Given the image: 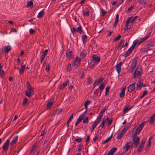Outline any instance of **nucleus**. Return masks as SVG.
<instances>
[{"label": "nucleus", "mask_w": 155, "mask_h": 155, "mask_svg": "<svg viewBox=\"0 0 155 155\" xmlns=\"http://www.w3.org/2000/svg\"><path fill=\"white\" fill-rule=\"evenodd\" d=\"M146 122H147L146 121L142 122L138 127V129H140V130H141L143 129V126L146 123Z\"/></svg>", "instance_id": "b1692460"}, {"label": "nucleus", "mask_w": 155, "mask_h": 155, "mask_svg": "<svg viewBox=\"0 0 155 155\" xmlns=\"http://www.w3.org/2000/svg\"><path fill=\"white\" fill-rule=\"evenodd\" d=\"M85 71L86 72L87 71V70H85L84 69L83 71L82 72V74H81V77L80 78H83L84 77V74H85V71Z\"/></svg>", "instance_id": "0e129e2a"}, {"label": "nucleus", "mask_w": 155, "mask_h": 155, "mask_svg": "<svg viewBox=\"0 0 155 155\" xmlns=\"http://www.w3.org/2000/svg\"><path fill=\"white\" fill-rule=\"evenodd\" d=\"M85 114H82L79 117V118L77 119V121L79 123L81 122L82 120L85 117Z\"/></svg>", "instance_id": "412c9836"}, {"label": "nucleus", "mask_w": 155, "mask_h": 155, "mask_svg": "<svg viewBox=\"0 0 155 155\" xmlns=\"http://www.w3.org/2000/svg\"><path fill=\"white\" fill-rule=\"evenodd\" d=\"M141 131V130H140V129H138L137 128L136 129L135 133L133 135H134V136H137V135L138 134L140 133Z\"/></svg>", "instance_id": "37998d69"}, {"label": "nucleus", "mask_w": 155, "mask_h": 155, "mask_svg": "<svg viewBox=\"0 0 155 155\" xmlns=\"http://www.w3.org/2000/svg\"><path fill=\"white\" fill-rule=\"evenodd\" d=\"M5 72L4 70H2L0 72V74L1 75V77L2 79H4V75Z\"/></svg>", "instance_id": "49530a36"}, {"label": "nucleus", "mask_w": 155, "mask_h": 155, "mask_svg": "<svg viewBox=\"0 0 155 155\" xmlns=\"http://www.w3.org/2000/svg\"><path fill=\"white\" fill-rule=\"evenodd\" d=\"M106 108L107 107L105 106L104 109L101 110L100 113L103 114L105 112V111L106 110Z\"/></svg>", "instance_id": "338daca9"}, {"label": "nucleus", "mask_w": 155, "mask_h": 155, "mask_svg": "<svg viewBox=\"0 0 155 155\" xmlns=\"http://www.w3.org/2000/svg\"><path fill=\"white\" fill-rule=\"evenodd\" d=\"M37 148V147H35L34 149H33V147H32V148L31 150V153L32 154H33L35 153V152L36 151V150Z\"/></svg>", "instance_id": "864d4df0"}, {"label": "nucleus", "mask_w": 155, "mask_h": 155, "mask_svg": "<svg viewBox=\"0 0 155 155\" xmlns=\"http://www.w3.org/2000/svg\"><path fill=\"white\" fill-rule=\"evenodd\" d=\"M151 142L150 141H148V143L147 145L145 148V150L146 151H147L149 149L150 147L151 146L150 144H151Z\"/></svg>", "instance_id": "473e14b6"}, {"label": "nucleus", "mask_w": 155, "mask_h": 155, "mask_svg": "<svg viewBox=\"0 0 155 155\" xmlns=\"http://www.w3.org/2000/svg\"><path fill=\"white\" fill-rule=\"evenodd\" d=\"M103 78H99L97 80H96L95 81V83H97V85L98 84L100 83L103 80Z\"/></svg>", "instance_id": "7c9ffc66"}, {"label": "nucleus", "mask_w": 155, "mask_h": 155, "mask_svg": "<svg viewBox=\"0 0 155 155\" xmlns=\"http://www.w3.org/2000/svg\"><path fill=\"white\" fill-rule=\"evenodd\" d=\"M88 121V117H86L85 118V119L83 120V123L84 124L87 123Z\"/></svg>", "instance_id": "de8ad7c7"}, {"label": "nucleus", "mask_w": 155, "mask_h": 155, "mask_svg": "<svg viewBox=\"0 0 155 155\" xmlns=\"http://www.w3.org/2000/svg\"><path fill=\"white\" fill-rule=\"evenodd\" d=\"M71 70V63L69 64L67 68V71H70Z\"/></svg>", "instance_id": "58836bf2"}, {"label": "nucleus", "mask_w": 155, "mask_h": 155, "mask_svg": "<svg viewBox=\"0 0 155 155\" xmlns=\"http://www.w3.org/2000/svg\"><path fill=\"white\" fill-rule=\"evenodd\" d=\"M142 79H140L137 83V86L136 87L137 89H138L139 88H141L142 85L143 84Z\"/></svg>", "instance_id": "4468645a"}, {"label": "nucleus", "mask_w": 155, "mask_h": 155, "mask_svg": "<svg viewBox=\"0 0 155 155\" xmlns=\"http://www.w3.org/2000/svg\"><path fill=\"white\" fill-rule=\"evenodd\" d=\"M82 139L79 137L77 138L75 140L78 143H80L82 141Z\"/></svg>", "instance_id": "052dcab7"}, {"label": "nucleus", "mask_w": 155, "mask_h": 155, "mask_svg": "<svg viewBox=\"0 0 155 155\" xmlns=\"http://www.w3.org/2000/svg\"><path fill=\"white\" fill-rule=\"evenodd\" d=\"M112 134H113V133H112V134H111L110 136L108 138H107L104 141L102 142V144H105L106 143H107L108 141H109L110 140L112 137Z\"/></svg>", "instance_id": "393cba45"}, {"label": "nucleus", "mask_w": 155, "mask_h": 155, "mask_svg": "<svg viewBox=\"0 0 155 155\" xmlns=\"http://www.w3.org/2000/svg\"><path fill=\"white\" fill-rule=\"evenodd\" d=\"M18 139V136H16L13 138L12 141L10 143V144L12 146L15 144Z\"/></svg>", "instance_id": "f3484780"}, {"label": "nucleus", "mask_w": 155, "mask_h": 155, "mask_svg": "<svg viewBox=\"0 0 155 155\" xmlns=\"http://www.w3.org/2000/svg\"><path fill=\"white\" fill-rule=\"evenodd\" d=\"M80 61L81 59L78 58V56H77L75 59L74 60V62L72 64L74 66H76L75 68H77L81 64Z\"/></svg>", "instance_id": "39448f33"}, {"label": "nucleus", "mask_w": 155, "mask_h": 155, "mask_svg": "<svg viewBox=\"0 0 155 155\" xmlns=\"http://www.w3.org/2000/svg\"><path fill=\"white\" fill-rule=\"evenodd\" d=\"M71 31L72 34L74 35L75 34L76 32L81 33L83 30L81 26L80 25L78 27L77 29H76L75 27H74L72 29H71Z\"/></svg>", "instance_id": "f03ea898"}, {"label": "nucleus", "mask_w": 155, "mask_h": 155, "mask_svg": "<svg viewBox=\"0 0 155 155\" xmlns=\"http://www.w3.org/2000/svg\"><path fill=\"white\" fill-rule=\"evenodd\" d=\"M150 35L151 32H148L147 35L146 36L143 38L142 39V40L140 41H141L142 42V41L146 40L148 38L150 37Z\"/></svg>", "instance_id": "bb28decb"}, {"label": "nucleus", "mask_w": 155, "mask_h": 155, "mask_svg": "<svg viewBox=\"0 0 155 155\" xmlns=\"http://www.w3.org/2000/svg\"><path fill=\"white\" fill-rule=\"evenodd\" d=\"M83 14L84 16H89V11L85 12L84 10L83 11Z\"/></svg>", "instance_id": "c03bdc74"}, {"label": "nucleus", "mask_w": 155, "mask_h": 155, "mask_svg": "<svg viewBox=\"0 0 155 155\" xmlns=\"http://www.w3.org/2000/svg\"><path fill=\"white\" fill-rule=\"evenodd\" d=\"M133 51L129 48L128 51L124 55V57L125 58L127 57L130 55V54L132 53Z\"/></svg>", "instance_id": "6ab92c4d"}, {"label": "nucleus", "mask_w": 155, "mask_h": 155, "mask_svg": "<svg viewBox=\"0 0 155 155\" xmlns=\"http://www.w3.org/2000/svg\"><path fill=\"white\" fill-rule=\"evenodd\" d=\"M48 103L46 105V108L47 109H48L53 104V101H48Z\"/></svg>", "instance_id": "5701e85b"}, {"label": "nucleus", "mask_w": 155, "mask_h": 155, "mask_svg": "<svg viewBox=\"0 0 155 155\" xmlns=\"http://www.w3.org/2000/svg\"><path fill=\"white\" fill-rule=\"evenodd\" d=\"M105 121V120H104V119L102 121V123L100 125V127H101L102 128H103L104 126V123Z\"/></svg>", "instance_id": "5fc2aeb1"}, {"label": "nucleus", "mask_w": 155, "mask_h": 155, "mask_svg": "<svg viewBox=\"0 0 155 155\" xmlns=\"http://www.w3.org/2000/svg\"><path fill=\"white\" fill-rule=\"evenodd\" d=\"M44 11H41L38 14L37 17L38 18H41L42 17L44 14Z\"/></svg>", "instance_id": "c756f323"}, {"label": "nucleus", "mask_w": 155, "mask_h": 155, "mask_svg": "<svg viewBox=\"0 0 155 155\" xmlns=\"http://www.w3.org/2000/svg\"><path fill=\"white\" fill-rule=\"evenodd\" d=\"M101 12L102 13L101 16H104L107 13V12L104 11L103 9H102L101 10Z\"/></svg>", "instance_id": "603ef678"}, {"label": "nucleus", "mask_w": 155, "mask_h": 155, "mask_svg": "<svg viewBox=\"0 0 155 155\" xmlns=\"http://www.w3.org/2000/svg\"><path fill=\"white\" fill-rule=\"evenodd\" d=\"M138 60V57H135L132 60V62L130 65V67L134 69L137 64Z\"/></svg>", "instance_id": "0eeeda50"}, {"label": "nucleus", "mask_w": 155, "mask_h": 155, "mask_svg": "<svg viewBox=\"0 0 155 155\" xmlns=\"http://www.w3.org/2000/svg\"><path fill=\"white\" fill-rule=\"evenodd\" d=\"M29 33L31 34H33L35 32V31L32 28H31L29 30Z\"/></svg>", "instance_id": "69168bd1"}, {"label": "nucleus", "mask_w": 155, "mask_h": 155, "mask_svg": "<svg viewBox=\"0 0 155 155\" xmlns=\"http://www.w3.org/2000/svg\"><path fill=\"white\" fill-rule=\"evenodd\" d=\"M21 69H20L19 68H18L17 67H15V69H18L19 70V73L20 74H22L24 73V71L25 69V66L24 65H23V63H21Z\"/></svg>", "instance_id": "1a4fd4ad"}, {"label": "nucleus", "mask_w": 155, "mask_h": 155, "mask_svg": "<svg viewBox=\"0 0 155 155\" xmlns=\"http://www.w3.org/2000/svg\"><path fill=\"white\" fill-rule=\"evenodd\" d=\"M113 118H112L110 119V120H109V118L107 117L106 119L104 120H105V121H106V123H108V125L109 126L111 124L113 121Z\"/></svg>", "instance_id": "aec40b11"}, {"label": "nucleus", "mask_w": 155, "mask_h": 155, "mask_svg": "<svg viewBox=\"0 0 155 155\" xmlns=\"http://www.w3.org/2000/svg\"><path fill=\"white\" fill-rule=\"evenodd\" d=\"M27 90L25 93L26 95L28 97H31L34 94V87H32L31 86L28 81L26 82Z\"/></svg>", "instance_id": "f257e3e1"}, {"label": "nucleus", "mask_w": 155, "mask_h": 155, "mask_svg": "<svg viewBox=\"0 0 155 155\" xmlns=\"http://www.w3.org/2000/svg\"><path fill=\"white\" fill-rule=\"evenodd\" d=\"M132 137L133 141L134 143H139L140 138L139 137L136 136H134L133 135Z\"/></svg>", "instance_id": "9d476101"}, {"label": "nucleus", "mask_w": 155, "mask_h": 155, "mask_svg": "<svg viewBox=\"0 0 155 155\" xmlns=\"http://www.w3.org/2000/svg\"><path fill=\"white\" fill-rule=\"evenodd\" d=\"M48 50H45V51H44L43 53H42V54L41 56V57H43V58H45V56H46L47 52H48Z\"/></svg>", "instance_id": "ea45409f"}, {"label": "nucleus", "mask_w": 155, "mask_h": 155, "mask_svg": "<svg viewBox=\"0 0 155 155\" xmlns=\"http://www.w3.org/2000/svg\"><path fill=\"white\" fill-rule=\"evenodd\" d=\"M148 2V0H139L138 3L140 4H146Z\"/></svg>", "instance_id": "cd10ccee"}, {"label": "nucleus", "mask_w": 155, "mask_h": 155, "mask_svg": "<svg viewBox=\"0 0 155 155\" xmlns=\"http://www.w3.org/2000/svg\"><path fill=\"white\" fill-rule=\"evenodd\" d=\"M9 142L10 140L8 139L6 140L5 142L4 143L2 147L3 151H6L8 150L9 145Z\"/></svg>", "instance_id": "20e7f679"}, {"label": "nucleus", "mask_w": 155, "mask_h": 155, "mask_svg": "<svg viewBox=\"0 0 155 155\" xmlns=\"http://www.w3.org/2000/svg\"><path fill=\"white\" fill-rule=\"evenodd\" d=\"M83 147V145L82 144H80L78 146V151L80 152L82 149V148Z\"/></svg>", "instance_id": "4d7b16f0"}, {"label": "nucleus", "mask_w": 155, "mask_h": 155, "mask_svg": "<svg viewBox=\"0 0 155 155\" xmlns=\"http://www.w3.org/2000/svg\"><path fill=\"white\" fill-rule=\"evenodd\" d=\"M28 101V99L26 98H25L24 100L23 101V105H25L27 103Z\"/></svg>", "instance_id": "6e6d98bb"}, {"label": "nucleus", "mask_w": 155, "mask_h": 155, "mask_svg": "<svg viewBox=\"0 0 155 155\" xmlns=\"http://www.w3.org/2000/svg\"><path fill=\"white\" fill-rule=\"evenodd\" d=\"M129 126H126L124 127L120 132L123 134H124L127 129L129 128Z\"/></svg>", "instance_id": "a878e982"}, {"label": "nucleus", "mask_w": 155, "mask_h": 155, "mask_svg": "<svg viewBox=\"0 0 155 155\" xmlns=\"http://www.w3.org/2000/svg\"><path fill=\"white\" fill-rule=\"evenodd\" d=\"M155 121V113L151 116L148 120V122L150 124H153Z\"/></svg>", "instance_id": "ddd939ff"}, {"label": "nucleus", "mask_w": 155, "mask_h": 155, "mask_svg": "<svg viewBox=\"0 0 155 155\" xmlns=\"http://www.w3.org/2000/svg\"><path fill=\"white\" fill-rule=\"evenodd\" d=\"M69 81L68 80H66V82H65L63 84L62 87H64H64H65L67 85Z\"/></svg>", "instance_id": "8fccbe9b"}, {"label": "nucleus", "mask_w": 155, "mask_h": 155, "mask_svg": "<svg viewBox=\"0 0 155 155\" xmlns=\"http://www.w3.org/2000/svg\"><path fill=\"white\" fill-rule=\"evenodd\" d=\"M66 54L67 57L70 59L74 55L72 50L70 49H67Z\"/></svg>", "instance_id": "423d86ee"}, {"label": "nucleus", "mask_w": 155, "mask_h": 155, "mask_svg": "<svg viewBox=\"0 0 155 155\" xmlns=\"http://www.w3.org/2000/svg\"><path fill=\"white\" fill-rule=\"evenodd\" d=\"M154 42L153 41H150V43L147 45V47L148 48H150L153 46Z\"/></svg>", "instance_id": "4c0bfd02"}, {"label": "nucleus", "mask_w": 155, "mask_h": 155, "mask_svg": "<svg viewBox=\"0 0 155 155\" xmlns=\"http://www.w3.org/2000/svg\"><path fill=\"white\" fill-rule=\"evenodd\" d=\"M110 88V86H108L106 88L105 95L106 96H107L109 95V94H108V93L109 92V90Z\"/></svg>", "instance_id": "79ce46f5"}, {"label": "nucleus", "mask_w": 155, "mask_h": 155, "mask_svg": "<svg viewBox=\"0 0 155 155\" xmlns=\"http://www.w3.org/2000/svg\"><path fill=\"white\" fill-rule=\"evenodd\" d=\"M134 42L136 44V45H139L141 43V41H140L138 40H135L134 41Z\"/></svg>", "instance_id": "bf43d9fd"}, {"label": "nucleus", "mask_w": 155, "mask_h": 155, "mask_svg": "<svg viewBox=\"0 0 155 155\" xmlns=\"http://www.w3.org/2000/svg\"><path fill=\"white\" fill-rule=\"evenodd\" d=\"M87 54V51L86 50H83L82 51L81 53L80 54V56L82 58H84Z\"/></svg>", "instance_id": "a211bd4d"}, {"label": "nucleus", "mask_w": 155, "mask_h": 155, "mask_svg": "<svg viewBox=\"0 0 155 155\" xmlns=\"http://www.w3.org/2000/svg\"><path fill=\"white\" fill-rule=\"evenodd\" d=\"M50 66L49 64H48L46 66V70L47 72H48L50 69Z\"/></svg>", "instance_id": "13d9d810"}, {"label": "nucleus", "mask_w": 155, "mask_h": 155, "mask_svg": "<svg viewBox=\"0 0 155 155\" xmlns=\"http://www.w3.org/2000/svg\"><path fill=\"white\" fill-rule=\"evenodd\" d=\"M126 26V28L124 29L125 31H127L128 29H129L131 28V26L130 25H125Z\"/></svg>", "instance_id": "680f3d73"}, {"label": "nucleus", "mask_w": 155, "mask_h": 155, "mask_svg": "<svg viewBox=\"0 0 155 155\" xmlns=\"http://www.w3.org/2000/svg\"><path fill=\"white\" fill-rule=\"evenodd\" d=\"M142 71L141 67L140 68V69L139 68H137L134 73L133 78H135L136 76L137 77L139 76L141 74Z\"/></svg>", "instance_id": "7ed1b4c3"}, {"label": "nucleus", "mask_w": 155, "mask_h": 155, "mask_svg": "<svg viewBox=\"0 0 155 155\" xmlns=\"http://www.w3.org/2000/svg\"><path fill=\"white\" fill-rule=\"evenodd\" d=\"M136 44L133 42V45H132L131 47L130 48H130V49H131L132 50H133L134 48L136 46Z\"/></svg>", "instance_id": "09e8293b"}, {"label": "nucleus", "mask_w": 155, "mask_h": 155, "mask_svg": "<svg viewBox=\"0 0 155 155\" xmlns=\"http://www.w3.org/2000/svg\"><path fill=\"white\" fill-rule=\"evenodd\" d=\"M119 20V15L118 14H117L116 16V18L115 20V22L118 23Z\"/></svg>", "instance_id": "774afa93"}, {"label": "nucleus", "mask_w": 155, "mask_h": 155, "mask_svg": "<svg viewBox=\"0 0 155 155\" xmlns=\"http://www.w3.org/2000/svg\"><path fill=\"white\" fill-rule=\"evenodd\" d=\"M4 48L5 49L4 52L6 53H8L12 49L11 47L9 45H8L7 46H5Z\"/></svg>", "instance_id": "dca6fc26"}, {"label": "nucleus", "mask_w": 155, "mask_h": 155, "mask_svg": "<svg viewBox=\"0 0 155 155\" xmlns=\"http://www.w3.org/2000/svg\"><path fill=\"white\" fill-rule=\"evenodd\" d=\"M117 148L115 147L112 148L110 151L109 152L112 155H113L115 152L117 150Z\"/></svg>", "instance_id": "c85d7f7f"}, {"label": "nucleus", "mask_w": 155, "mask_h": 155, "mask_svg": "<svg viewBox=\"0 0 155 155\" xmlns=\"http://www.w3.org/2000/svg\"><path fill=\"white\" fill-rule=\"evenodd\" d=\"M104 85L102 83H101L98 88H99L101 91H102L104 89Z\"/></svg>", "instance_id": "3c124183"}, {"label": "nucleus", "mask_w": 155, "mask_h": 155, "mask_svg": "<svg viewBox=\"0 0 155 155\" xmlns=\"http://www.w3.org/2000/svg\"><path fill=\"white\" fill-rule=\"evenodd\" d=\"M92 77H88L87 78V83L88 84H91L92 83Z\"/></svg>", "instance_id": "e433bc0d"}, {"label": "nucleus", "mask_w": 155, "mask_h": 155, "mask_svg": "<svg viewBox=\"0 0 155 155\" xmlns=\"http://www.w3.org/2000/svg\"><path fill=\"white\" fill-rule=\"evenodd\" d=\"M128 90L129 92L133 91L135 88V86L134 84H130L128 87Z\"/></svg>", "instance_id": "2eb2a0df"}, {"label": "nucleus", "mask_w": 155, "mask_h": 155, "mask_svg": "<svg viewBox=\"0 0 155 155\" xmlns=\"http://www.w3.org/2000/svg\"><path fill=\"white\" fill-rule=\"evenodd\" d=\"M130 106V105H129L126 107H125L123 110V112L125 113L128 111L129 110H130L132 108V107H129Z\"/></svg>", "instance_id": "72a5a7b5"}, {"label": "nucleus", "mask_w": 155, "mask_h": 155, "mask_svg": "<svg viewBox=\"0 0 155 155\" xmlns=\"http://www.w3.org/2000/svg\"><path fill=\"white\" fill-rule=\"evenodd\" d=\"M93 61L95 63H98L100 61L101 58L100 56H98L97 55L94 54L92 56Z\"/></svg>", "instance_id": "6e6552de"}, {"label": "nucleus", "mask_w": 155, "mask_h": 155, "mask_svg": "<svg viewBox=\"0 0 155 155\" xmlns=\"http://www.w3.org/2000/svg\"><path fill=\"white\" fill-rule=\"evenodd\" d=\"M122 64V62H120L118 64L116 67V69L118 74H119L121 71V65Z\"/></svg>", "instance_id": "9b49d317"}, {"label": "nucleus", "mask_w": 155, "mask_h": 155, "mask_svg": "<svg viewBox=\"0 0 155 155\" xmlns=\"http://www.w3.org/2000/svg\"><path fill=\"white\" fill-rule=\"evenodd\" d=\"M62 108L58 109L57 110V114H59L61 112H62Z\"/></svg>", "instance_id": "e2e57ef3"}, {"label": "nucleus", "mask_w": 155, "mask_h": 155, "mask_svg": "<svg viewBox=\"0 0 155 155\" xmlns=\"http://www.w3.org/2000/svg\"><path fill=\"white\" fill-rule=\"evenodd\" d=\"M144 147L140 145H139L138 149L137 150V153H139L142 151Z\"/></svg>", "instance_id": "2f4dec72"}, {"label": "nucleus", "mask_w": 155, "mask_h": 155, "mask_svg": "<svg viewBox=\"0 0 155 155\" xmlns=\"http://www.w3.org/2000/svg\"><path fill=\"white\" fill-rule=\"evenodd\" d=\"M123 135V134L121 133L120 132H119L118 134V135L117 137V138L118 139H120L121 138Z\"/></svg>", "instance_id": "c9c22d12"}, {"label": "nucleus", "mask_w": 155, "mask_h": 155, "mask_svg": "<svg viewBox=\"0 0 155 155\" xmlns=\"http://www.w3.org/2000/svg\"><path fill=\"white\" fill-rule=\"evenodd\" d=\"M33 3L31 1H30L28 2L27 5L30 7H32L33 6Z\"/></svg>", "instance_id": "f704fd0d"}, {"label": "nucleus", "mask_w": 155, "mask_h": 155, "mask_svg": "<svg viewBox=\"0 0 155 155\" xmlns=\"http://www.w3.org/2000/svg\"><path fill=\"white\" fill-rule=\"evenodd\" d=\"M131 141H130L128 142H127L126 144L124 147V149L125 150V152L127 151L129 149L130 146L129 144H131Z\"/></svg>", "instance_id": "f8f14e48"}, {"label": "nucleus", "mask_w": 155, "mask_h": 155, "mask_svg": "<svg viewBox=\"0 0 155 155\" xmlns=\"http://www.w3.org/2000/svg\"><path fill=\"white\" fill-rule=\"evenodd\" d=\"M87 37L86 35H84L82 36V39L83 41V44L85 45L86 42Z\"/></svg>", "instance_id": "4be33fe9"}, {"label": "nucleus", "mask_w": 155, "mask_h": 155, "mask_svg": "<svg viewBox=\"0 0 155 155\" xmlns=\"http://www.w3.org/2000/svg\"><path fill=\"white\" fill-rule=\"evenodd\" d=\"M124 41V40L123 39H121L120 41L119 44L118 45L117 48L118 49L121 46L122 44L123 43Z\"/></svg>", "instance_id": "a19ab883"}, {"label": "nucleus", "mask_w": 155, "mask_h": 155, "mask_svg": "<svg viewBox=\"0 0 155 155\" xmlns=\"http://www.w3.org/2000/svg\"><path fill=\"white\" fill-rule=\"evenodd\" d=\"M132 17H130L128 18L126 22L125 25H128L129 23V22L132 20Z\"/></svg>", "instance_id": "a18cd8bd"}]
</instances>
